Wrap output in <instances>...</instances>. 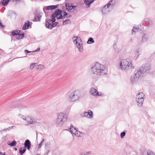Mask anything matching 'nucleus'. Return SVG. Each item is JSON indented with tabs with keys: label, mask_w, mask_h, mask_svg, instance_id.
Listing matches in <instances>:
<instances>
[{
	"label": "nucleus",
	"mask_w": 155,
	"mask_h": 155,
	"mask_svg": "<svg viewBox=\"0 0 155 155\" xmlns=\"http://www.w3.org/2000/svg\"><path fill=\"white\" fill-rule=\"evenodd\" d=\"M27 23H25V25L23 26V27L22 28V29L23 30H26L28 28V27H27Z\"/></svg>",
	"instance_id": "obj_42"
},
{
	"label": "nucleus",
	"mask_w": 155,
	"mask_h": 155,
	"mask_svg": "<svg viewBox=\"0 0 155 155\" xmlns=\"http://www.w3.org/2000/svg\"><path fill=\"white\" fill-rule=\"evenodd\" d=\"M24 145L25 148H27L28 150L30 149L31 144L30 141L28 140L27 139L25 140Z\"/></svg>",
	"instance_id": "obj_16"
},
{
	"label": "nucleus",
	"mask_w": 155,
	"mask_h": 155,
	"mask_svg": "<svg viewBox=\"0 0 155 155\" xmlns=\"http://www.w3.org/2000/svg\"><path fill=\"white\" fill-rule=\"evenodd\" d=\"M20 31H12V35L14 36L16 35L18 33H19L20 32Z\"/></svg>",
	"instance_id": "obj_33"
},
{
	"label": "nucleus",
	"mask_w": 155,
	"mask_h": 155,
	"mask_svg": "<svg viewBox=\"0 0 155 155\" xmlns=\"http://www.w3.org/2000/svg\"><path fill=\"white\" fill-rule=\"evenodd\" d=\"M74 44H76L79 42H81V39L79 37L74 36L72 38Z\"/></svg>",
	"instance_id": "obj_15"
},
{
	"label": "nucleus",
	"mask_w": 155,
	"mask_h": 155,
	"mask_svg": "<svg viewBox=\"0 0 155 155\" xmlns=\"http://www.w3.org/2000/svg\"><path fill=\"white\" fill-rule=\"evenodd\" d=\"M125 132H123L121 133L120 134V137L122 138H124V137L125 135Z\"/></svg>",
	"instance_id": "obj_41"
},
{
	"label": "nucleus",
	"mask_w": 155,
	"mask_h": 155,
	"mask_svg": "<svg viewBox=\"0 0 155 155\" xmlns=\"http://www.w3.org/2000/svg\"><path fill=\"white\" fill-rule=\"evenodd\" d=\"M67 15L68 14L65 12L59 10L55 11L51 15L52 19H49L46 22V27L51 29L57 25V23L55 22V18L58 19H64L66 17L67 18Z\"/></svg>",
	"instance_id": "obj_1"
},
{
	"label": "nucleus",
	"mask_w": 155,
	"mask_h": 155,
	"mask_svg": "<svg viewBox=\"0 0 155 155\" xmlns=\"http://www.w3.org/2000/svg\"><path fill=\"white\" fill-rule=\"evenodd\" d=\"M70 108H69V110H70Z\"/></svg>",
	"instance_id": "obj_50"
},
{
	"label": "nucleus",
	"mask_w": 155,
	"mask_h": 155,
	"mask_svg": "<svg viewBox=\"0 0 155 155\" xmlns=\"http://www.w3.org/2000/svg\"><path fill=\"white\" fill-rule=\"evenodd\" d=\"M91 152H84L81 153L80 155H90L91 154Z\"/></svg>",
	"instance_id": "obj_29"
},
{
	"label": "nucleus",
	"mask_w": 155,
	"mask_h": 155,
	"mask_svg": "<svg viewBox=\"0 0 155 155\" xmlns=\"http://www.w3.org/2000/svg\"><path fill=\"white\" fill-rule=\"evenodd\" d=\"M84 117H86L88 118H92L93 117V113L91 110H89L88 111L84 112L83 114Z\"/></svg>",
	"instance_id": "obj_12"
},
{
	"label": "nucleus",
	"mask_w": 155,
	"mask_h": 155,
	"mask_svg": "<svg viewBox=\"0 0 155 155\" xmlns=\"http://www.w3.org/2000/svg\"><path fill=\"white\" fill-rule=\"evenodd\" d=\"M132 61L129 59H124L121 60L118 65V68L122 70H127L134 68Z\"/></svg>",
	"instance_id": "obj_3"
},
{
	"label": "nucleus",
	"mask_w": 155,
	"mask_h": 155,
	"mask_svg": "<svg viewBox=\"0 0 155 155\" xmlns=\"http://www.w3.org/2000/svg\"><path fill=\"white\" fill-rule=\"evenodd\" d=\"M9 2V0H3L2 3V5L5 6L7 5Z\"/></svg>",
	"instance_id": "obj_30"
},
{
	"label": "nucleus",
	"mask_w": 155,
	"mask_h": 155,
	"mask_svg": "<svg viewBox=\"0 0 155 155\" xmlns=\"http://www.w3.org/2000/svg\"><path fill=\"white\" fill-rule=\"evenodd\" d=\"M16 143V142L14 140L12 141V143L8 144V145H10L11 146H13L15 145Z\"/></svg>",
	"instance_id": "obj_37"
},
{
	"label": "nucleus",
	"mask_w": 155,
	"mask_h": 155,
	"mask_svg": "<svg viewBox=\"0 0 155 155\" xmlns=\"http://www.w3.org/2000/svg\"><path fill=\"white\" fill-rule=\"evenodd\" d=\"M150 66L148 64H145L140 67V68L142 71H143V72L144 73L146 72H147L148 70L150 69Z\"/></svg>",
	"instance_id": "obj_14"
},
{
	"label": "nucleus",
	"mask_w": 155,
	"mask_h": 155,
	"mask_svg": "<svg viewBox=\"0 0 155 155\" xmlns=\"http://www.w3.org/2000/svg\"><path fill=\"white\" fill-rule=\"evenodd\" d=\"M24 35L23 34H20L19 33H18L16 35V38L17 39H21L23 38L24 37Z\"/></svg>",
	"instance_id": "obj_23"
},
{
	"label": "nucleus",
	"mask_w": 155,
	"mask_h": 155,
	"mask_svg": "<svg viewBox=\"0 0 155 155\" xmlns=\"http://www.w3.org/2000/svg\"><path fill=\"white\" fill-rule=\"evenodd\" d=\"M0 155H5V154L0 152Z\"/></svg>",
	"instance_id": "obj_47"
},
{
	"label": "nucleus",
	"mask_w": 155,
	"mask_h": 155,
	"mask_svg": "<svg viewBox=\"0 0 155 155\" xmlns=\"http://www.w3.org/2000/svg\"><path fill=\"white\" fill-rule=\"evenodd\" d=\"M50 144L49 142H47L46 143L45 145V149H49L50 147Z\"/></svg>",
	"instance_id": "obj_32"
},
{
	"label": "nucleus",
	"mask_w": 155,
	"mask_h": 155,
	"mask_svg": "<svg viewBox=\"0 0 155 155\" xmlns=\"http://www.w3.org/2000/svg\"><path fill=\"white\" fill-rule=\"evenodd\" d=\"M37 155H40L39 154H37Z\"/></svg>",
	"instance_id": "obj_49"
},
{
	"label": "nucleus",
	"mask_w": 155,
	"mask_h": 155,
	"mask_svg": "<svg viewBox=\"0 0 155 155\" xmlns=\"http://www.w3.org/2000/svg\"><path fill=\"white\" fill-rule=\"evenodd\" d=\"M44 141H45L44 139H43L41 140V141L40 142V143L38 144V149H40L41 148V147H42V145L43 143H44Z\"/></svg>",
	"instance_id": "obj_31"
},
{
	"label": "nucleus",
	"mask_w": 155,
	"mask_h": 155,
	"mask_svg": "<svg viewBox=\"0 0 155 155\" xmlns=\"http://www.w3.org/2000/svg\"><path fill=\"white\" fill-rule=\"evenodd\" d=\"M94 0H85L84 3L88 6L87 7H89L90 5L92 3Z\"/></svg>",
	"instance_id": "obj_19"
},
{
	"label": "nucleus",
	"mask_w": 155,
	"mask_h": 155,
	"mask_svg": "<svg viewBox=\"0 0 155 155\" xmlns=\"http://www.w3.org/2000/svg\"><path fill=\"white\" fill-rule=\"evenodd\" d=\"M70 130L73 136H74L76 137H79L82 136L83 135V133L78 131L73 126H71L70 129Z\"/></svg>",
	"instance_id": "obj_9"
},
{
	"label": "nucleus",
	"mask_w": 155,
	"mask_h": 155,
	"mask_svg": "<svg viewBox=\"0 0 155 155\" xmlns=\"http://www.w3.org/2000/svg\"><path fill=\"white\" fill-rule=\"evenodd\" d=\"M40 17L39 15H36L35 16V21H39L40 19Z\"/></svg>",
	"instance_id": "obj_39"
},
{
	"label": "nucleus",
	"mask_w": 155,
	"mask_h": 155,
	"mask_svg": "<svg viewBox=\"0 0 155 155\" xmlns=\"http://www.w3.org/2000/svg\"><path fill=\"white\" fill-rule=\"evenodd\" d=\"M80 92L76 90L71 93L68 95V100L70 102H73L77 101L80 98Z\"/></svg>",
	"instance_id": "obj_5"
},
{
	"label": "nucleus",
	"mask_w": 155,
	"mask_h": 155,
	"mask_svg": "<svg viewBox=\"0 0 155 155\" xmlns=\"http://www.w3.org/2000/svg\"><path fill=\"white\" fill-rule=\"evenodd\" d=\"M140 55V52L139 50H136L133 54V58L136 60L138 57Z\"/></svg>",
	"instance_id": "obj_17"
},
{
	"label": "nucleus",
	"mask_w": 155,
	"mask_h": 155,
	"mask_svg": "<svg viewBox=\"0 0 155 155\" xmlns=\"http://www.w3.org/2000/svg\"><path fill=\"white\" fill-rule=\"evenodd\" d=\"M149 38V37L148 35L145 34H143V36L142 38V41L143 42L146 41L148 40Z\"/></svg>",
	"instance_id": "obj_21"
},
{
	"label": "nucleus",
	"mask_w": 155,
	"mask_h": 155,
	"mask_svg": "<svg viewBox=\"0 0 155 155\" xmlns=\"http://www.w3.org/2000/svg\"><path fill=\"white\" fill-rule=\"evenodd\" d=\"M15 1H16V2H17L18 1V2H19V0H15Z\"/></svg>",
	"instance_id": "obj_48"
},
{
	"label": "nucleus",
	"mask_w": 155,
	"mask_h": 155,
	"mask_svg": "<svg viewBox=\"0 0 155 155\" xmlns=\"http://www.w3.org/2000/svg\"><path fill=\"white\" fill-rule=\"evenodd\" d=\"M147 155H155V154L153 152L150 150H147Z\"/></svg>",
	"instance_id": "obj_28"
},
{
	"label": "nucleus",
	"mask_w": 155,
	"mask_h": 155,
	"mask_svg": "<svg viewBox=\"0 0 155 155\" xmlns=\"http://www.w3.org/2000/svg\"><path fill=\"white\" fill-rule=\"evenodd\" d=\"M14 127V126H11V127H8L6 129L7 130H10L11 129H12V128Z\"/></svg>",
	"instance_id": "obj_43"
},
{
	"label": "nucleus",
	"mask_w": 155,
	"mask_h": 155,
	"mask_svg": "<svg viewBox=\"0 0 155 155\" xmlns=\"http://www.w3.org/2000/svg\"><path fill=\"white\" fill-rule=\"evenodd\" d=\"M26 151V149L25 147H21L20 148L19 150V152L21 155L23 154Z\"/></svg>",
	"instance_id": "obj_25"
},
{
	"label": "nucleus",
	"mask_w": 155,
	"mask_h": 155,
	"mask_svg": "<svg viewBox=\"0 0 155 155\" xmlns=\"http://www.w3.org/2000/svg\"><path fill=\"white\" fill-rule=\"evenodd\" d=\"M90 93L91 95L95 96H98L102 95L101 92H99L94 87L90 89Z\"/></svg>",
	"instance_id": "obj_11"
},
{
	"label": "nucleus",
	"mask_w": 155,
	"mask_h": 155,
	"mask_svg": "<svg viewBox=\"0 0 155 155\" xmlns=\"http://www.w3.org/2000/svg\"><path fill=\"white\" fill-rule=\"evenodd\" d=\"M144 20L145 21H147V24H148L149 25L151 26L153 25L152 21L151 20L149 19V18H145Z\"/></svg>",
	"instance_id": "obj_24"
},
{
	"label": "nucleus",
	"mask_w": 155,
	"mask_h": 155,
	"mask_svg": "<svg viewBox=\"0 0 155 155\" xmlns=\"http://www.w3.org/2000/svg\"><path fill=\"white\" fill-rule=\"evenodd\" d=\"M31 23V22H28L27 23L26 26H27V27H28H28L29 26L30 24Z\"/></svg>",
	"instance_id": "obj_44"
},
{
	"label": "nucleus",
	"mask_w": 155,
	"mask_h": 155,
	"mask_svg": "<svg viewBox=\"0 0 155 155\" xmlns=\"http://www.w3.org/2000/svg\"><path fill=\"white\" fill-rule=\"evenodd\" d=\"M144 95L142 92L139 93L136 95V101L137 105L139 107L142 106L144 101Z\"/></svg>",
	"instance_id": "obj_8"
},
{
	"label": "nucleus",
	"mask_w": 155,
	"mask_h": 155,
	"mask_svg": "<svg viewBox=\"0 0 155 155\" xmlns=\"http://www.w3.org/2000/svg\"><path fill=\"white\" fill-rule=\"evenodd\" d=\"M68 116L63 112L59 113L57 115L56 119V124L57 127L63 126L68 120Z\"/></svg>",
	"instance_id": "obj_4"
},
{
	"label": "nucleus",
	"mask_w": 155,
	"mask_h": 155,
	"mask_svg": "<svg viewBox=\"0 0 155 155\" xmlns=\"http://www.w3.org/2000/svg\"><path fill=\"white\" fill-rule=\"evenodd\" d=\"M76 46L78 48L80 52H82L83 51V48L81 42H79L78 44H76Z\"/></svg>",
	"instance_id": "obj_18"
},
{
	"label": "nucleus",
	"mask_w": 155,
	"mask_h": 155,
	"mask_svg": "<svg viewBox=\"0 0 155 155\" xmlns=\"http://www.w3.org/2000/svg\"><path fill=\"white\" fill-rule=\"evenodd\" d=\"M57 6L56 5H50L48 6L46 8V10H52L53 9H55V8H57Z\"/></svg>",
	"instance_id": "obj_20"
},
{
	"label": "nucleus",
	"mask_w": 155,
	"mask_h": 155,
	"mask_svg": "<svg viewBox=\"0 0 155 155\" xmlns=\"http://www.w3.org/2000/svg\"><path fill=\"white\" fill-rule=\"evenodd\" d=\"M25 52H26V53H30V52H31V51H28V50H25Z\"/></svg>",
	"instance_id": "obj_45"
},
{
	"label": "nucleus",
	"mask_w": 155,
	"mask_h": 155,
	"mask_svg": "<svg viewBox=\"0 0 155 155\" xmlns=\"http://www.w3.org/2000/svg\"><path fill=\"white\" fill-rule=\"evenodd\" d=\"M18 117L19 118H21L22 119L24 120V119L25 118V116H24L22 114H18Z\"/></svg>",
	"instance_id": "obj_40"
},
{
	"label": "nucleus",
	"mask_w": 155,
	"mask_h": 155,
	"mask_svg": "<svg viewBox=\"0 0 155 155\" xmlns=\"http://www.w3.org/2000/svg\"><path fill=\"white\" fill-rule=\"evenodd\" d=\"M24 120L26 121L27 123L30 124H33L35 123V122L34 121L32 118L29 117H25Z\"/></svg>",
	"instance_id": "obj_13"
},
{
	"label": "nucleus",
	"mask_w": 155,
	"mask_h": 155,
	"mask_svg": "<svg viewBox=\"0 0 155 155\" xmlns=\"http://www.w3.org/2000/svg\"><path fill=\"white\" fill-rule=\"evenodd\" d=\"M91 72L97 76H103L107 74V71L104 65L97 62L91 68Z\"/></svg>",
	"instance_id": "obj_2"
},
{
	"label": "nucleus",
	"mask_w": 155,
	"mask_h": 155,
	"mask_svg": "<svg viewBox=\"0 0 155 155\" xmlns=\"http://www.w3.org/2000/svg\"><path fill=\"white\" fill-rule=\"evenodd\" d=\"M36 63H34L31 64L30 67V68L31 70H32L35 67Z\"/></svg>",
	"instance_id": "obj_34"
},
{
	"label": "nucleus",
	"mask_w": 155,
	"mask_h": 155,
	"mask_svg": "<svg viewBox=\"0 0 155 155\" xmlns=\"http://www.w3.org/2000/svg\"><path fill=\"white\" fill-rule=\"evenodd\" d=\"M144 73L140 68V70L135 73L134 75L132 76L130 78V81L132 84L135 83L139 78L143 77Z\"/></svg>",
	"instance_id": "obj_6"
},
{
	"label": "nucleus",
	"mask_w": 155,
	"mask_h": 155,
	"mask_svg": "<svg viewBox=\"0 0 155 155\" xmlns=\"http://www.w3.org/2000/svg\"><path fill=\"white\" fill-rule=\"evenodd\" d=\"M40 50V48H38L37 49V50H36L35 51H34V52H37L39 51Z\"/></svg>",
	"instance_id": "obj_46"
},
{
	"label": "nucleus",
	"mask_w": 155,
	"mask_h": 155,
	"mask_svg": "<svg viewBox=\"0 0 155 155\" xmlns=\"http://www.w3.org/2000/svg\"><path fill=\"white\" fill-rule=\"evenodd\" d=\"M70 23L71 21L69 19H67L63 21L62 25H65L70 24Z\"/></svg>",
	"instance_id": "obj_27"
},
{
	"label": "nucleus",
	"mask_w": 155,
	"mask_h": 155,
	"mask_svg": "<svg viewBox=\"0 0 155 155\" xmlns=\"http://www.w3.org/2000/svg\"><path fill=\"white\" fill-rule=\"evenodd\" d=\"M45 149V153H44L45 155H48L49 152H50V150L49 149Z\"/></svg>",
	"instance_id": "obj_38"
},
{
	"label": "nucleus",
	"mask_w": 155,
	"mask_h": 155,
	"mask_svg": "<svg viewBox=\"0 0 155 155\" xmlns=\"http://www.w3.org/2000/svg\"><path fill=\"white\" fill-rule=\"evenodd\" d=\"M94 41L93 38H90L88 39L87 43V44H91L94 43Z\"/></svg>",
	"instance_id": "obj_26"
},
{
	"label": "nucleus",
	"mask_w": 155,
	"mask_h": 155,
	"mask_svg": "<svg viewBox=\"0 0 155 155\" xmlns=\"http://www.w3.org/2000/svg\"><path fill=\"white\" fill-rule=\"evenodd\" d=\"M66 9L69 12H73L78 9L77 6H73L71 4L66 3L65 4Z\"/></svg>",
	"instance_id": "obj_10"
},
{
	"label": "nucleus",
	"mask_w": 155,
	"mask_h": 155,
	"mask_svg": "<svg viewBox=\"0 0 155 155\" xmlns=\"http://www.w3.org/2000/svg\"><path fill=\"white\" fill-rule=\"evenodd\" d=\"M139 29V28H136V27H134V28H133L132 30V31L133 32H133H135L136 31H138V30Z\"/></svg>",
	"instance_id": "obj_36"
},
{
	"label": "nucleus",
	"mask_w": 155,
	"mask_h": 155,
	"mask_svg": "<svg viewBox=\"0 0 155 155\" xmlns=\"http://www.w3.org/2000/svg\"><path fill=\"white\" fill-rule=\"evenodd\" d=\"M45 68V66L42 64H39L37 67V69L39 71L42 70H43Z\"/></svg>",
	"instance_id": "obj_22"
},
{
	"label": "nucleus",
	"mask_w": 155,
	"mask_h": 155,
	"mask_svg": "<svg viewBox=\"0 0 155 155\" xmlns=\"http://www.w3.org/2000/svg\"><path fill=\"white\" fill-rule=\"evenodd\" d=\"M114 49H115V51L117 52H118L120 51V49H118L116 45H114Z\"/></svg>",
	"instance_id": "obj_35"
},
{
	"label": "nucleus",
	"mask_w": 155,
	"mask_h": 155,
	"mask_svg": "<svg viewBox=\"0 0 155 155\" xmlns=\"http://www.w3.org/2000/svg\"><path fill=\"white\" fill-rule=\"evenodd\" d=\"M116 1V0H111L104 7L102 10L103 13L107 14L110 12L115 5Z\"/></svg>",
	"instance_id": "obj_7"
},
{
	"label": "nucleus",
	"mask_w": 155,
	"mask_h": 155,
	"mask_svg": "<svg viewBox=\"0 0 155 155\" xmlns=\"http://www.w3.org/2000/svg\"><path fill=\"white\" fill-rule=\"evenodd\" d=\"M15 150H17L16 148H15Z\"/></svg>",
	"instance_id": "obj_51"
}]
</instances>
